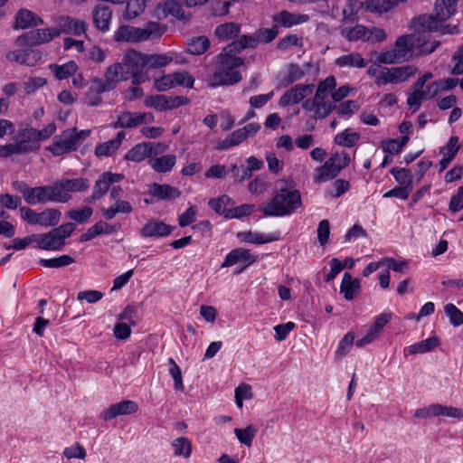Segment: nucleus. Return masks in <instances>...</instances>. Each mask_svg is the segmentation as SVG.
Listing matches in <instances>:
<instances>
[{
    "instance_id": "13d9d810",
    "label": "nucleus",
    "mask_w": 463,
    "mask_h": 463,
    "mask_svg": "<svg viewBox=\"0 0 463 463\" xmlns=\"http://www.w3.org/2000/svg\"><path fill=\"white\" fill-rule=\"evenodd\" d=\"M168 364L170 365L168 372L175 382V384H174L175 389L178 390V391H183L184 383H183L182 371H181L180 367L177 365V364L175 362V360L173 358L168 359Z\"/></svg>"
},
{
    "instance_id": "ea45409f",
    "label": "nucleus",
    "mask_w": 463,
    "mask_h": 463,
    "mask_svg": "<svg viewBox=\"0 0 463 463\" xmlns=\"http://www.w3.org/2000/svg\"><path fill=\"white\" fill-rule=\"evenodd\" d=\"M240 33V25L234 23H226L216 27L215 34L222 41L235 38Z\"/></svg>"
},
{
    "instance_id": "c03bdc74",
    "label": "nucleus",
    "mask_w": 463,
    "mask_h": 463,
    "mask_svg": "<svg viewBox=\"0 0 463 463\" xmlns=\"http://www.w3.org/2000/svg\"><path fill=\"white\" fill-rule=\"evenodd\" d=\"M360 139V134L357 132H352L349 128L338 133L335 137V142L345 147L354 146Z\"/></svg>"
},
{
    "instance_id": "6e6d98bb",
    "label": "nucleus",
    "mask_w": 463,
    "mask_h": 463,
    "mask_svg": "<svg viewBox=\"0 0 463 463\" xmlns=\"http://www.w3.org/2000/svg\"><path fill=\"white\" fill-rule=\"evenodd\" d=\"M444 310L451 325L454 326L463 325V312L460 311L454 304H447L444 307Z\"/></svg>"
},
{
    "instance_id": "2eb2a0df",
    "label": "nucleus",
    "mask_w": 463,
    "mask_h": 463,
    "mask_svg": "<svg viewBox=\"0 0 463 463\" xmlns=\"http://www.w3.org/2000/svg\"><path fill=\"white\" fill-rule=\"evenodd\" d=\"M417 22L423 32H439L441 33L450 34L458 33L457 26L445 24L446 20H441V18L438 17L436 14L422 15L417 19Z\"/></svg>"
},
{
    "instance_id": "774afa93",
    "label": "nucleus",
    "mask_w": 463,
    "mask_h": 463,
    "mask_svg": "<svg viewBox=\"0 0 463 463\" xmlns=\"http://www.w3.org/2000/svg\"><path fill=\"white\" fill-rule=\"evenodd\" d=\"M452 61H454V66L451 70V74H463V44L454 53V55L452 56Z\"/></svg>"
},
{
    "instance_id": "a878e982",
    "label": "nucleus",
    "mask_w": 463,
    "mask_h": 463,
    "mask_svg": "<svg viewBox=\"0 0 463 463\" xmlns=\"http://www.w3.org/2000/svg\"><path fill=\"white\" fill-rule=\"evenodd\" d=\"M340 171L338 167H335V164L330 160H326L325 164L315 169L314 172V182L317 184L334 179L339 175Z\"/></svg>"
},
{
    "instance_id": "052dcab7",
    "label": "nucleus",
    "mask_w": 463,
    "mask_h": 463,
    "mask_svg": "<svg viewBox=\"0 0 463 463\" xmlns=\"http://www.w3.org/2000/svg\"><path fill=\"white\" fill-rule=\"evenodd\" d=\"M436 411L437 416H446L455 419L463 418V410L455 407L436 403Z\"/></svg>"
},
{
    "instance_id": "dca6fc26",
    "label": "nucleus",
    "mask_w": 463,
    "mask_h": 463,
    "mask_svg": "<svg viewBox=\"0 0 463 463\" xmlns=\"http://www.w3.org/2000/svg\"><path fill=\"white\" fill-rule=\"evenodd\" d=\"M137 410L138 405L137 402L128 400L121 401L103 410L100 413V418L105 421H109L118 416L133 414L137 412Z\"/></svg>"
},
{
    "instance_id": "5701e85b",
    "label": "nucleus",
    "mask_w": 463,
    "mask_h": 463,
    "mask_svg": "<svg viewBox=\"0 0 463 463\" xmlns=\"http://www.w3.org/2000/svg\"><path fill=\"white\" fill-rule=\"evenodd\" d=\"M35 243L39 249L45 250H60L65 245L54 229L44 234H35Z\"/></svg>"
},
{
    "instance_id": "c85d7f7f",
    "label": "nucleus",
    "mask_w": 463,
    "mask_h": 463,
    "mask_svg": "<svg viewBox=\"0 0 463 463\" xmlns=\"http://www.w3.org/2000/svg\"><path fill=\"white\" fill-rule=\"evenodd\" d=\"M259 44V39L256 36L252 35H242L240 40L233 41L232 43H229L226 48V52H232L234 55L240 53L242 50L246 48H255Z\"/></svg>"
},
{
    "instance_id": "473e14b6",
    "label": "nucleus",
    "mask_w": 463,
    "mask_h": 463,
    "mask_svg": "<svg viewBox=\"0 0 463 463\" xmlns=\"http://www.w3.org/2000/svg\"><path fill=\"white\" fill-rule=\"evenodd\" d=\"M458 0H436L434 14L441 20L449 19L456 11Z\"/></svg>"
},
{
    "instance_id": "b1692460",
    "label": "nucleus",
    "mask_w": 463,
    "mask_h": 463,
    "mask_svg": "<svg viewBox=\"0 0 463 463\" xmlns=\"http://www.w3.org/2000/svg\"><path fill=\"white\" fill-rule=\"evenodd\" d=\"M19 140L17 144H21L24 147L23 154L30 153L37 150L40 144L36 136V129L33 128H26L19 130Z\"/></svg>"
},
{
    "instance_id": "69168bd1",
    "label": "nucleus",
    "mask_w": 463,
    "mask_h": 463,
    "mask_svg": "<svg viewBox=\"0 0 463 463\" xmlns=\"http://www.w3.org/2000/svg\"><path fill=\"white\" fill-rule=\"evenodd\" d=\"M118 149V143L112 139L108 142L98 145L95 148V154L98 156H109Z\"/></svg>"
},
{
    "instance_id": "bb28decb",
    "label": "nucleus",
    "mask_w": 463,
    "mask_h": 463,
    "mask_svg": "<svg viewBox=\"0 0 463 463\" xmlns=\"http://www.w3.org/2000/svg\"><path fill=\"white\" fill-rule=\"evenodd\" d=\"M335 64L339 68L363 69L366 67L367 62L359 52H350L336 58Z\"/></svg>"
},
{
    "instance_id": "09e8293b",
    "label": "nucleus",
    "mask_w": 463,
    "mask_h": 463,
    "mask_svg": "<svg viewBox=\"0 0 463 463\" xmlns=\"http://www.w3.org/2000/svg\"><path fill=\"white\" fill-rule=\"evenodd\" d=\"M238 238L243 241L248 243H255V244H263L267 242L273 241L275 238L270 235H266L260 232H240L238 233Z\"/></svg>"
},
{
    "instance_id": "a19ab883",
    "label": "nucleus",
    "mask_w": 463,
    "mask_h": 463,
    "mask_svg": "<svg viewBox=\"0 0 463 463\" xmlns=\"http://www.w3.org/2000/svg\"><path fill=\"white\" fill-rule=\"evenodd\" d=\"M210 46V42L206 36H198L191 39L187 43L186 50L194 55L203 54Z\"/></svg>"
},
{
    "instance_id": "1a4fd4ad",
    "label": "nucleus",
    "mask_w": 463,
    "mask_h": 463,
    "mask_svg": "<svg viewBox=\"0 0 463 463\" xmlns=\"http://www.w3.org/2000/svg\"><path fill=\"white\" fill-rule=\"evenodd\" d=\"M59 36V33L54 28L36 29L29 31L16 39V44L19 46H36L50 43Z\"/></svg>"
},
{
    "instance_id": "20e7f679",
    "label": "nucleus",
    "mask_w": 463,
    "mask_h": 463,
    "mask_svg": "<svg viewBox=\"0 0 463 463\" xmlns=\"http://www.w3.org/2000/svg\"><path fill=\"white\" fill-rule=\"evenodd\" d=\"M90 135V130L89 129L77 131L75 128H68L53 138L48 150L56 156L75 151Z\"/></svg>"
},
{
    "instance_id": "7ed1b4c3",
    "label": "nucleus",
    "mask_w": 463,
    "mask_h": 463,
    "mask_svg": "<svg viewBox=\"0 0 463 463\" xmlns=\"http://www.w3.org/2000/svg\"><path fill=\"white\" fill-rule=\"evenodd\" d=\"M165 26L157 22H149L143 28L121 25L114 33L113 38L116 42L119 43H138L159 38L165 33Z\"/></svg>"
},
{
    "instance_id": "412c9836",
    "label": "nucleus",
    "mask_w": 463,
    "mask_h": 463,
    "mask_svg": "<svg viewBox=\"0 0 463 463\" xmlns=\"http://www.w3.org/2000/svg\"><path fill=\"white\" fill-rule=\"evenodd\" d=\"M42 57V52L34 49L15 50L7 54L10 61L27 66H35Z\"/></svg>"
},
{
    "instance_id": "5fc2aeb1",
    "label": "nucleus",
    "mask_w": 463,
    "mask_h": 463,
    "mask_svg": "<svg viewBox=\"0 0 463 463\" xmlns=\"http://www.w3.org/2000/svg\"><path fill=\"white\" fill-rule=\"evenodd\" d=\"M269 186L268 178L263 175H258L255 179L250 181L248 184V189L251 194H263Z\"/></svg>"
},
{
    "instance_id": "2f4dec72",
    "label": "nucleus",
    "mask_w": 463,
    "mask_h": 463,
    "mask_svg": "<svg viewBox=\"0 0 463 463\" xmlns=\"http://www.w3.org/2000/svg\"><path fill=\"white\" fill-rule=\"evenodd\" d=\"M176 163L175 155H165L160 157H154L149 160L150 166L158 173H166L171 171Z\"/></svg>"
},
{
    "instance_id": "603ef678",
    "label": "nucleus",
    "mask_w": 463,
    "mask_h": 463,
    "mask_svg": "<svg viewBox=\"0 0 463 463\" xmlns=\"http://www.w3.org/2000/svg\"><path fill=\"white\" fill-rule=\"evenodd\" d=\"M74 262L73 258L69 255H61L53 259H41L39 263L45 268H61Z\"/></svg>"
},
{
    "instance_id": "9d476101",
    "label": "nucleus",
    "mask_w": 463,
    "mask_h": 463,
    "mask_svg": "<svg viewBox=\"0 0 463 463\" xmlns=\"http://www.w3.org/2000/svg\"><path fill=\"white\" fill-rule=\"evenodd\" d=\"M120 64H111L105 71L104 78H93V90L98 91H110L113 90L119 81L124 80Z\"/></svg>"
},
{
    "instance_id": "4d7b16f0",
    "label": "nucleus",
    "mask_w": 463,
    "mask_h": 463,
    "mask_svg": "<svg viewBox=\"0 0 463 463\" xmlns=\"http://www.w3.org/2000/svg\"><path fill=\"white\" fill-rule=\"evenodd\" d=\"M335 87V78L334 76H328L318 84L316 94L317 95V98L321 96L326 99L329 93L332 94V92H334Z\"/></svg>"
},
{
    "instance_id": "4be33fe9",
    "label": "nucleus",
    "mask_w": 463,
    "mask_h": 463,
    "mask_svg": "<svg viewBox=\"0 0 463 463\" xmlns=\"http://www.w3.org/2000/svg\"><path fill=\"white\" fill-rule=\"evenodd\" d=\"M111 18L112 10L107 5H97L92 10L93 24L101 32L109 31Z\"/></svg>"
},
{
    "instance_id": "680f3d73",
    "label": "nucleus",
    "mask_w": 463,
    "mask_h": 463,
    "mask_svg": "<svg viewBox=\"0 0 463 463\" xmlns=\"http://www.w3.org/2000/svg\"><path fill=\"white\" fill-rule=\"evenodd\" d=\"M458 149V137L453 136L449 138L448 143L440 148V154H442L443 156L449 157L453 160Z\"/></svg>"
},
{
    "instance_id": "bf43d9fd",
    "label": "nucleus",
    "mask_w": 463,
    "mask_h": 463,
    "mask_svg": "<svg viewBox=\"0 0 463 463\" xmlns=\"http://www.w3.org/2000/svg\"><path fill=\"white\" fill-rule=\"evenodd\" d=\"M376 61L379 64H394L403 61L394 49L382 52L376 54Z\"/></svg>"
},
{
    "instance_id": "8fccbe9b",
    "label": "nucleus",
    "mask_w": 463,
    "mask_h": 463,
    "mask_svg": "<svg viewBox=\"0 0 463 463\" xmlns=\"http://www.w3.org/2000/svg\"><path fill=\"white\" fill-rule=\"evenodd\" d=\"M257 433V430L253 425H249L245 429H238L234 430V434L241 444L246 445L247 447H250L252 444V440Z\"/></svg>"
},
{
    "instance_id": "4468645a",
    "label": "nucleus",
    "mask_w": 463,
    "mask_h": 463,
    "mask_svg": "<svg viewBox=\"0 0 463 463\" xmlns=\"http://www.w3.org/2000/svg\"><path fill=\"white\" fill-rule=\"evenodd\" d=\"M314 88V84H297L280 97L279 105L288 107L297 104L310 95Z\"/></svg>"
},
{
    "instance_id": "79ce46f5",
    "label": "nucleus",
    "mask_w": 463,
    "mask_h": 463,
    "mask_svg": "<svg viewBox=\"0 0 463 463\" xmlns=\"http://www.w3.org/2000/svg\"><path fill=\"white\" fill-rule=\"evenodd\" d=\"M45 203L48 202L62 203L64 196L61 194L59 181L51 185H41Z\"/></svg>"
},
{
    "instance_id": "864d4df0",
    "label": "nucleus",
    "mask_w": 463,
    "mask_h": 463,
    "mask_svg": "<svg viewBox=\"0 0 463 463\" xmlns=\"http://www.w3.org/2000/svg\"><path fill=\"white\" fill-rule=\"evenodd\" d=\"M354 341V334L348 332L342 340L339 342L338 348L335 351V358L337 360L342 359L351 349Z\"/></svg>"
},
{
    "instance_id": "a18cd8bd",
    "label": "nucleus",
    "mask_w": 463,
    "mask_h": 463,
    "mask_svg": "<svg viewBox=\"0 0 463 463\" xmlns=\"http://www.w3.org/2000/svg\"><path fill=\"white\" fill-rule=\"evenodd\" d=\"M244 140L245 136H243L241 130L237 129L227 136L223 140L220 141L217 144L216 148L219 150H227L232 146L240 145Z\"/></svg>"
},
{
    "instance_id": "f03ea898",
    "label": "nucleus",
    "mask_w": 463,
    "mask_h": 463,
    "mask_svg": "<svg viewBox=\"0 0 463 463\" xmlns=\"http://www.w3.org/2000/svg\"><path fill=\"white\" fill-rule=\"evenodd\" d=\"M243 63L244 60L242 58L226 52V48H223L216 57L215 69L208 80L209 85L218 87L238 83L242 78L236 68L241 67Z\"/></svg>"
},
{
    "instance_id": "0e129e2a",
    "label": "nucleus",
    "mask_w": 463,
    "mask_h": 463,
    "mask_svg": "<svg viewBox=\"0 0 463 463\" xmlns=\"http://www.w3.org/2000/svg\"><path fill=\"white\" fill-rule=\"evenodd\" d=\"M174 86H184L193 88L194 79L186 71H177L172 74Z\"/></svg>"
},
{
    "instance_id": "37998d69",
    "label": "nucleus",
    "mask_w": 463,
    "mask_h": 463,
    "mask_svg": "<svg viewBox=\"0 0 463 463\" xmlns=\"http://www.w3.org/2000/svg\"><path fill=\"white\" fill-rule=\"evenodd\" d=\"M146 0H128L127 3L124 17L131 20L141 14L146 8Z\"/></svg>"
},
{
    "instance_id": "cd10ccee",
    "label": "nucleus",
    "mask_w": 463,
    "mask_h": 463,
    "mask_svg": "<svg viewBox=\"0 0 463 463\" xmlns=\"http://www.w3.org/2000/svg\"><path fill=\"white\" fill-rule=\"evenodd\" d=\"M439 345V339L437 336H430L425 340L413 344L404 349V354L411 355L416 354H424L433 350Z\"/></svg>"
},
{
    "instance_id": "c756f323",
    "label": "nucleus",
    "mask_w": 463,
    "mask_h": 463,
    "mask_svg": "<svg viewBox=\"0 0 463 463\" xmlns=\"http://www.w3.org/2000/svg\"><path fill=\"white\" fill-rule=\"evenodd\" d=\"M150 194L160 200H171L178 198L180 191L169 184H153L150 187Z\"/></svg>"
},
{
    "instance_id": "4c0bfd02",
    "label": "nucleus",
    "mask_w": 463,
    "mask_h": 463,
    "mask_svg": "<svg viewBox=\"0 0 463 463\" xmlns=\"http://www.w3.org/2000/svg\"><path fill=\"white\" fill-rule=\"evenodd\" d=\"M147 147V142L138 143L127 152L124 159L137 163L141 162L146 157H150Z\"/></svg>"
},
{
    "instance_id": "6e6552de",
    "label": "nucleus",
    "mask_w": 463,
    "mask_h": 463,
    "mask_svg": "<svg viewBox=\"0 0 463 463\" xmlns=\"http://www.w3.org/2000/svg\"><path fill=\"white\" fill-rule=\"evenodd\" d=\"M125 61L132 71V82L134 85H138L149 80L146 69L145 54L130 50L125 53Z\"/></svg>"
},
{
    "instance_id": "49530a36",
    "label": "nucleus",
    "mask_w": 463,
    "mask_h": 463,
    "mask_svg": "<svg viewBox=\"0 0 463 463\" xmlns=\"http://www.w3.org/2000/svg\"><path fill=\"white\" fill-rule=\"evenodd\" d=\"M366 33H368V28L361 24L351 28H345L342 31V35L350 42L358 40L366 42Z\"/></svg>"
},
{
    "instance_id": "72a5a7b5",
    "label": "nucleus",
    "mask_w": 463,
    "mask_h": 463,
    "mask_svg": "<svg viewBox=\"0 0 463 463\" xmlns=\"http://www.w3.org/2000/svg\"><path fill=\"white\" fill-rule=\"evenodd\" d=\"M132 211L133 207L130 203L123 200L115 201L114 205L101 209L102 215L107 220H112L118 213L128 214Z\"/></svg>"
},
{
    "instance_id": "e433bc0d",
    "label": "nucleus",
    "mask_w": 463,
    "mask_h": 463,
    "mask_svg": "<svg viewBox=\"0 0 463 463\" xmlns=\"http://www.w3.org/2000/svg\"><path fill=\"white\" fill-rule=\"evenodd\" d=\"M232 203V199L228 195H222L217 199H211L208 205L216 213L223 215L225 218H232V213L227 206Z\"/></svg>"
},
{
    "instance_id": "7c9ffc66",
    "label": "nucleus",
    "mask_w": 463,
    "mask_h": 463,
    "mask_svg": "<svg viewBox=\"0 0 463 463\" xmlns=\"http://www.w3.org/2000/svg\"><path fill=\"white\" fill-rule=\"evenodd\" d=\"M43 24V21L35 14L27 9H21L16 14V27L26 29Z\"/></svg>"
},
{
    "instance_id": "39448f33",
    "label": "nucleus",
    "mask_w": 463,
    "mask_h": 463,
    "mask_svg": "<svg viewBox=\"0 0 463 463\" xmlns=\"http://www.w3.org/2000/svg\"><path fill=\"white\" fill-rule=\"evenodd\" d=\"M437 45L434 43H421V38L418 34H406L397 38L393 49L402 61H406L413 54L416 49H419L420 53H431Z\"/></svg>"
},
{
    "instance_id": "ddd939ff",
    "label": "nucleus",
    "mask_w": 463,
    "mask_h": 463,
    "mask_svg": "<svg viewBox=\"0 0 463 463\" xmlns=\"http://www.w3.org/2000/svg\"><path fill=\"white\" fill-rule=\"evenodd\" d=\"M153 121L154 116L152 113L125 111L118 116V119L113 124V128H131L137 127L142 123H150Z\"/></svg>"
},
{
    "instance_id": "58836bf2",
    "label": "nucleus",
    "mask_w": 463,
    "mask_h": 463,
    "mask_svg": "<svg viewBox=\"0 0 463 463\" xmlns=\"http://www.w3.org/2000/svg\"><path fill=\"white\" fill-rule=\"evenodd\" d=\"M174 454L177 457L189 458L192 454V443L185 437H179L172 441Z\"/></svg>"
},
{
    "instance_id": "e2e57ef3",
    "label": "nucleus",
    "mask_w": 463,
    "mask_h": 463,
    "mask_svg": "<svg viewBox=\"0 0 463 463\" xmlns=\"http://www.w3.org/2000/svg\"><path fill=\"white\" fill-rule=\"evenodd\" d=\"M93 210L89 206H85L80 210H71L68 213V216L80 223L87 222L92 215Z\"/></svg>"
},
{
    "instance_id": "3c124183",
    "label": "nucleus",
    "mask_w": 463,
    "mask_h": 463,
    "mask_svg": "<svg viewBox=\"0 0 463 463\" xmlns=\"http://www.w3.org/2000/svg\"><path fill=\"white\" fill-rule=\"evenodd\" d=\"M184 4L178 0H167L165 4V12L175 16L178 20H187V15L183 10Z\"/></svg>"
},
{
    "instance_id": "a211bd4d",
    "label": "nucleus",
    "mask_w": 463,
    "mask_h": 463,
    "mask_svg": "<svg viewBox=\"0 0 463 463\" xmlns=\"http://www.w3.org/2000/svg\"><path fill=\"white\" fill-rule=\"evenodd\" d=\"M58 181L61 194L64 196L62 203H67L71 200V193L83 192L90 186L89 180L83 177L75 179L62 178Z\"/></svg>"
},
{
    "instance_id": "f3484780",
    "label": "nucleus",
    "mask_w": 463,
    "mask_h": 463,
    "mask_svg": "<svg viewBox=\"0 0 463 463\" xmlns=\"http://www.w3.org/2000/svg\"><path fill=\"white\" fill-rule=\"evenodd\" d=\"M418 71L414 65H404L399 67H387L385 68V78H382L385 84L402 83L413 77Z\"/></svg>"
},
{
    "instance_id": "338daca9",
    "label": "nucleus",
    "mask_w": 463,
    "mask_h": 463,
    "mask_svg": "<svg viewBox=\"0 0 463 463\" xmlns=\"http://www.w3.org/2000/svg\"><path fill=\"white\" fill-rule=\"evenodd\" d=\"M22 203V199L17 195L10 194H0V207L14 210Z\"/></svg>"
},
{
    "instance_id": "393cba45",
    "label": "nucleus",
    "mask_w": 463,
    "mask_h": 463,
    "mask_svg": "<svg viewBox=\"0 0 463 463\" xmlns=\"http://www.w3.org/2000/svg\"><path fill=\"white\" fill-rule=\"evenodd\" d=\"M360 280L354 279L350 273L345 272L343 276L342 282L340 285V293L344 295L346 300H352L360 292Z\"/></svg>"
},
{
    "instance_id": "423d86ee",
    "label": "nucleus",
    "mask_w": 463,
    "mask_h": 463,
    "mask_svg": "<svg viewBox=\"0 0 463 463\" xmlns=\"http://www.w3.org/2000/svg\"><path fill=\"white\" fill-rule=\"evenodd\" d=\"M21 217L24 221L32 225H41L43 227H53L57 225L61 220V213L59 210L48 208L41 213L23 206L20 208Z\"/></svg>"
},
{
    "instance_id": "f257e3e1",
    "label": "nucleus",
    "mask_w": 463,
    "mask_h": 463,
    "mask_svg": "<svg viewBox=\"0 0 463 463\" xmlns=\"http://www.w3.org/2000/svg\"><path fill=\"white\" fill-rule=\"evenodd\" d=\"M302 204L301 194L295 188L292 180L280 179L275 184L273 197L260 207L265 216H286L298 210Z\"/></svg>"
},
{
    "instance_id": "9b49d317",
    "label": "nucleus",
    "mask_w": 463,
    "mask_h": 463,
    "mask_svg": "<svg viewBox=\"0 0 463 463\" xmlns=\"http://www.w3.org/2000/svg\"><path fill=\"white\" fill-rule=\"evenodd\" d=\"M53 22L56 24V27L53 28L59 33V36L61 33L80 36L84 34L88 29V24L85 21L75 19L69 15H60L54 18Z\"/></svg>"
},
{
    "instance_id": "de8ad7c7",
    "label": "nucleus",
    "mask_w": 463,
    "mask_h": 463,
    "mask_svg": "<svg viewBox=\"0 0 463 463\" xmlns=\"http://www.w3.org/2000/svg\"><path fill=\"white\" fill-rule=\"evenodd\" d=\"M166 54H145L146 69H157L166 66L172 61Z\"/></svg>"
},
{
    "instance_id": "f8f14e48",
    "label": "nucleus",
    "mask_w": 463,
    "mask_h": 463,
    "mask_svg": "<svg viewBox=\"0 0 463 463\" xmlns=\"http://www.w3.org/2000/svg\"><path fill=\"white\" fill-rule=\"evenodd\" d=\"M302 108L307 112L313 113L315 118H326L335 108V106L326 98L315 94L311 99H307L302 103Z\"/></svg>"
},
{
    "instance_id": "f704fd0d",
    "label": "nucleus",
    "mask_w": 463,
    "mask_h": 463,
    "mask_svg": "<svg viewBox=\"0 0 463 463\" xmlns=\"http://www.w3.org/2000/svg\"><path fill=\"white\" fill-rule=\"evenodd\" d=\"M50 70L58 80H61L74 75L78 70V65L74 61H70L61 65L52 64L50 65Z\"/></svg>"
},
{
    "instance_id": "c9c22d12",
    "label": "nucleus",
    "mask_w": 463,
    "mask_h": 463,
    "mask_svg": "<svg viewBox=\"0 0 463 463\" xmlns=\"http://www.w3.org/2000/svg\"><path fill=\"white\" fill-rule=\"evenodd\" d=\"M390 173L392 175L395 181L400 184V186L409 188L410 192L412 191V189H413V175L410 169L392 167L390 170Z\"/></svg>"
},
{
    "instance_id": "aec40b11",
    "label": "nucleus",
    "mask_w": 463,
    "mask_h": 463,
    "mask_svg": "<svg viewBox=\"0 0 463 463\" xmlns=\"http://www.w3.org/2000/svg\"><path fill=\"white\" fill-rule=\"evenodd\" d=\"M174 230V227L157 219L149 220L141 229L140 235L143 238L165 237Z\"/></svg>"
},
{
    "instance_id": "0eeeda50",
    "label": "nucleus",
    "mask_w": 463,
    "mask_h": 463,
    "mask_svg": "<svg viewBox=\"0 0 463 463\" xmlns=\"http://www.w3.org/2000/svg\"><path fill=\"white\" fill-rule=\"evenodd\" d=\"M124 179V175L112 172H104L96 180L93 192L90 197L85 199V203H90L102 198L114 184H118Z\"/></svg>"
},
{
    "instance_id": "6ab92c4d",
    "label": "nucleus",
    "mask_w": 463,
    "mask_h": 463,
    "mask_svg": "<svg viewBox=\"0 0 463 463\" xmlns=\"http://www.w3.org/2000/svg\"><path fill=\"white\" fill-rule=\"evenodd\" d=\"M255 260L256 259L250 254L249 250L236 248L226 255L221 268H227L235 264H242L243 268H246L255 262Z\"/></svg>"
}]
</instances>
